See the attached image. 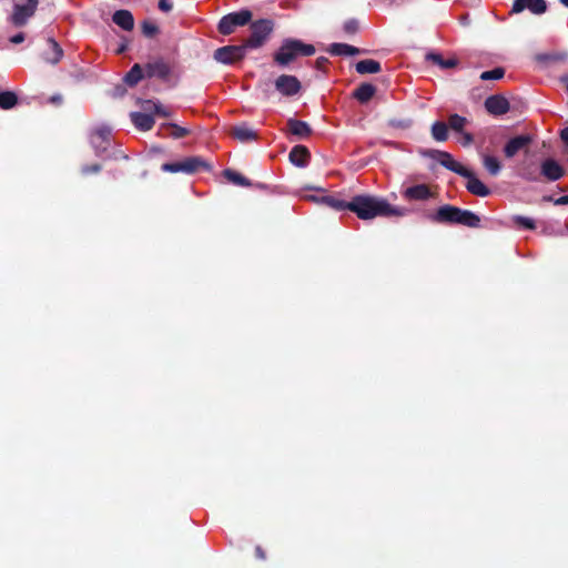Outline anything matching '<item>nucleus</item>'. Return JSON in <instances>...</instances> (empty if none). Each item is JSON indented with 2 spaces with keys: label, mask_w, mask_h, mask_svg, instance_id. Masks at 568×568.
<instances>
[{
  "label": "nucleus",
  "mask_w": 568,
  "mask_h": 568,
  "mask_svg": "<svg viewBox=\"0 0 568 568\" xmlns=\"http://www.w3.org/2000/svg\"><path fill=\"white\" fill-rule=\"evenodd\" d=\"M348 210L361 220H372L376 216H405L408 210L393 206L386 199L369 194L354 196L349 201Z\"/></svg>",
  "instance_id": "1"
},
{
  "label": "nucleus",
  "mask_w": 568,
  "mask_h": 568,
  "mask_svg": "<svg viewBox=\"0 0 568 568\" xmlns=\"http://www.w3.org/2000/svg\"><path fill=\"white\" fill-rule=\"evenodd\" d=\"M428 219L437 224H457L471 229L480 227V217L476 213L452 204L439 206L434 213L428 215Z\"/></svg>",
  "instance_id": "2"
},
{
  "label": "nucleus",
  "mask_w": 568,
  "mask_h": 568,
  "mask_svg": "<svg viewBox=\"0 0 568 568\" xmlns=\"http://www.w3.org/2000/svg\"><path fill=\"white\" fill-rule=\"evenodd\" d=\"M313 44L304 43L298 39H285L278 50L273 54V60L280 67H286L298 57H311L315 53Z\"/></svg>",
  "instance_id": "3"
},
{
  "label": "nucleus",
  "mask_w": 568,
  "mask_h": 568,
  "mask_svg": "<svg viewBox=\"0 0 568 568\" xmlns=\"http://www.w3.org/2000/svg\"><path fill=\"white\" fill-rule=\"evenodd\" d=\"M275 29V22L272 19H258L250 22V37L244 40L246 49H260L271 39Z\"/></svg>",
  "instance_id": "4"
},
{
  "label": "nucleus",
  "mask_w": 568,
  "mask_h": 568,
  "mask_svg": "<svg viewBox=\"0 0 568 568\" xmlns=\"http://www.w3.org/2000/svg\"><path fill=\"white\" fill-rule=\"evenodd\" d=\"M163 172L194 174L200 171H211L212 165L201 156H189L178 162L163 163Z\"/></svg>",
  "instance_id": "5"
},
{
  "label": "nucleus",
  "mask_w": 568,
  "mask_h": 568,
  "mask_svg": "<svg viewBox=\"0 0 568 568\" xmlns=\"http://www.w3.org/2000/svg\"><path fill=\"white\" fill-rule=\"evenodd\" d=\"M253 13L248 9L223 16L217 23V31L223 36L232 34L237 27H244L252 21Z\"/></svg>",
  "instance_id": "6"
},
{
  "label": "nucleus",
  "mask_w": 568,
  "mask_h": 568,
  "mask_svg": "<svg viewBox=\"0 0 568 568\" xmlns=\"http://www.w3.org/2000/svg\"><path fill=\"white\" fill-rule=\"evenodd\" d=\"M39 0H22L13 7L10 21L14 27H23L34 16Z\"/></svg>",
  "instance_id": "7"
},
{
  "label": "nucleus",
  "mask_w": 568,
  "mask_h": 568,
  "mask_svg": "<svg viewBox=\"0 0 568 568\" xmlns=\"http://www.w3.org/2000/svg\"><path fill=\"white\" fill-rule=\"evenodd\" d=\"M424 156H427L429 159L436 160L440 165H443L445 169L458 174V175H466L467 168L458 163L454 160L450 153L446 151L440 150H427L423 152Z\"/></svg>",
  "instance_id": "8"
},
{
  "label": "nucleus",
  "mask_w": 568,
  "mask_h": 568,
  "mask_svg": "<svg viewBox=\"0 0 568 568\" xmlns=\"http://www.w3.org/2000/svg\"><path fill=\"white\" fill-rule=\"evenodd\" d=\"M246 50L244 44L224 45L214 51V59L223 64H233L244 59Z\"/></svg>",
  "instance_id": "9"
},
{
  "label": "nucleus",
  "mask_w": 568,
  "mask_h": 568,
  "mask_svg": "<svg viewBox=\"0 0 568 568\" xmlns=\"http://www.w3.org/2000/svg\"><path fill=\"white\" fill-rule=\"evenodd\" d=\"M274 85L275 89L284 97H293L297 94L302 89L300 80L296 77L290 74H282L277 77Z\"/></svg>",
  "instance_id": "10"
},
{
  "label": "nucleus",
  "mask_w": 568,
  "mask_h": 568,
  "mask_svg": "<svg viewBox=\"0 0 568 568\" xmlns=\"http://www.w3.org/2000/svg\"><path fill=\"white\" fill-rule=\"evenodd\" d=\"M526 9L532 14L540 16L547 11V2L546 0H514L510 13L518 14Z\"/></svg>",
  "instance_id": "11"
},
{
  "label": "nucleus",
  "mask_w": 568,
  "mask_h": 568,
  "mask_svg": "<svg viewBox=\"0 0 568 568\" xmlns=\"http://www.w3.org/2000/svg\"><path fill=\"white\" fill-rule=\"evenodd\" d=\"M145 75L166 81L171 75V65L163 59H156L145 64Z\"/></svg>",
  "instance_id": "12"
},
{
  "label": "nucleus",
  "mask_w": 568,
  "mask_h": 568,
  "mask_svg": "<svg viewBox=\"0 0 568 568\" xmlns=\"http://www.w3.org/2000/svg\"><path fill=\"white\" fill-rule=\"evenodd\" d=\"M111 130L108 126L98 128L91 135V144L97 155L103 154L110 145Z\"/></svg>",
  "instance_id": "13"
},
{
  "label": "nucleus",
  "mask_w": 568,
  "mask_h": 568,
  "mask_svg": "<svg viewBox=\"0 0 568 568\" xmlns=\"http://www.w3.org/2000/svg\"><path fill=\"white\" fill-rule=\"evenodd\" d=\"M565 175L564 168L554 159H546L540 164V176L547 181H558Z\"/></svg>",
  "instance_id": "14"
},
{
  "label": "nucleus",
  "mask_w": 568,
  "mask_h": 568,
  "mask_svg": "<svg viewBox=\"0 0 568 568\" xmlns=\"http://www.w3.org/2000/svg\"><path fill=\"white\" fill-rule=\"evenodd\" d=\"M532 139L529 134H521L511 138L504 146L505 156L508 159L514 158L519 151L527 149Z\"/></svg>",
  "instance_id": "15"
},
{
  "label": "nucleus",
  "mask_w": 568,
  "mask_h": 568,
  "mask_svg": "<svg viewBox=\"0 0 568 568\" xmlns=\"http://www.w3.org/2000/svg\"><path fill=\"white\" fill-rule=\"evenodd\" d=\"M485 108L489 114L503 115L509 111L510 105L505 97L495 94L486 99Z\"/></svg>",
  "instance_id": "16"
},
{
  "label": "nucleus",
  "mask_w": 568,
  "mask_h": 568,
  "mask_svg": "<svg viewBox=\"0 0 568 568\" xmlns=\"http://www.w3.org/2000/svg\"><path fill=\"white\" fill-rule=\"evenodd\" d=\"M467 173L468 174L466 175H462L463 178L467 179V191L477 196H488L490 194V190L475 175L473 171L467 169Z\"/></svg>",
  "instance_id": "17"
},
{
  "label": "nucleus",
  "mask_w": 568,
  "mask_h": 568,
  "mask_svg": "<svg viewBox=\"0 0 568 568\" xmlns=\"http://www.w3.org/2000/svg\"><path fill=\"white\" fill-rule=\"evenodd\" d=\"M287 132L297 139H307L312 135L313 130L305 121L290 118L286 122Z\"/></svg>",
  "instance_id": "18"
},
{
  "label": "nucleus",
  "mask_w": 568,
  "mask_h": 568,
  "mask_svg": "<svg viewBox=\"0 0 568 568\" xmlns=\"http://www.w3.org/2000/svg\"><path fill=\"white\" fill-rule=\"evenodd\" d=\"M432 196L433 192L427 184H416L403 192V197L408 201H426Z\"/></svg>",
  "instance_id": "19"
},
{
  "label": "nucleus",
  "mask_w": 568,
  "mask_h": 568,
  "mask_svg": "<svg viewBox=\"0 0 568 568\" xmlns=\"http://www.w3.org/2000/svg\"><path fill=\"white\" fill-rule=\"evenodd\" d=\"M519 176L529 182H538L540 180V168L536 162L525 161L519 166Z\"/></svg>",
  "instance_id": "20"
},
{
  "label": "nucleus",
  "mask_w": 568,
  "mask_h": 568,
  "mask_svg": "<svg viewBox=\"0 0 568 568\" xmlns=\"http://www.w3.org/2000/svg\"><path fill=\"white\" fill-rule=\"evenodd\" d=\"M288 159L294 165L304 168L307 165V163L311 159V153L306 146L295 145L291 150V152L288 154Z\"/></svg>",
  "instance_id": "21"
},
{
  "label": "nucleus",
  "mask_w": 568,
  "mask_h": 568,
  "mask_svg": "<svg viewBox=\"0 0 568 568\" xmlns=\"http://www.w3.org/2000/svg\"><path fill=\"white\" fill-rule=\"evenodd\" d=\"M131 121L134 126L140 131H150L154 126V118L151 114L143 112H132L130 114Z\"/></svg>",
  "instance_id": "22"
},
{
  "label": "nucleus",
  "mask_w": 568,
  "mask_h": 568,
  "mask_svg": "<svg viewBox=\"0 0 568 568\" xmlns=\"http://www.w3.org/2000/svg\"><path fill=\"white\" fill-rule=\"evenodd\" d=\"M112 20L125 31H131L134 28V18L129 10H116L112 16Z\"/></svg>",
  "instance_id": "23"
},
{
  "label": "nucleus",
  "mask_w": 568,
  "mask_h": 568,
  "mask_svg": "<svg viewBox=\"0 0 568 568\" xmlns=\"http://www.w3.org/2000/svg\"><path fill=\"white\" fill-rule=\"evenodd\" d=\"M231 135L240 142H250L257 140V132L246 124L232 128Z\"/></svg>",
  "instance_id": "24"
},
{
  "label": "nucleus",
  "mask_w": 568,
  "mask_h": 568,
  "mask_svg": "<svg viewBox=\"0 0 568 568\" xmlns=\"http://www.w3.org/2000/svg\"><path fill=\"white\" fill-rule=\"evenodd\" d=\"M376 93V88L371 83H362L353 92V97L361 103L368 102Z\"/></svg>",
  "instance_id": "25"
},
{
  "label": "nucleus",
  "mask_w": 568,
  "mask_h": 568,
  "mask_svg": "<svg viewBox=\"0 0 568 568\" xmlns=\"http://www.w3.org/2000/svg\"><path fill=\"white\" fill-rule=\"evenodd\" d=\"M327 52L332 55H356L361 50L347 43H332Z\"/></svg>",
  "instance_id": "26"
},
{
  "label": "nucleus",
  "mask_w": 568,
  "mask_h": 568,
  "mask_svg": "<svg viewBox=\"0 0 568 568\" xmlns=\"http://www.w3.org/2000/svg\"><path fill=\"white\" fill-rule=\"evenodd\" d=\"M426 60L433 62L442 69H453L458 65V60L456 58L444 59L442 54L436 52L427 53Z\"/></svg>",
  "instance_id": "27"
},
{
  "label": "nucleus",
  "mask_w": 568,
  "mask_h": 568,
  "mask_svg": "<svg viewBox=\"0 0 568 568\" xmlns=\"http://www.w3.org/2000/svg\"><path fill=\"white\" fill-rule=\"evenodd\" d=\"M356 72L359 74L378 73L382 65L378 61L373 59L361 60L355 65Z\"/></svg>",
  "instance_id": "28"
},
{
  "label": "nucleus",
  "mask_w": 568,
  "mask_h": 568,
  "mask_svg": "<svg viewBox=\"0 0 568 568\" xmlns=\"http://www.w3.org/2000/svg\"><path fill=\"white\" fill-rule=\"evenodd\" d=\"M432 136L437 142H445L448 139V125L445 122L436 121L432 125Z\"/></svg>",
  "instance_id": "29"
},
{
  "label": "nucleus",
  "mask_w": 568,
  "mask_h": 568,
  "mask_svg": "<svg viewBox=\"0 0 568 568\" xmlns=\"http://www.w3.org/2000/svg\"><path fill=\"white\" fill-rule=\"evenodd\" d=\"M223 175L225 176V179H227V181L232 182L235 185L245 187L252 185L251 181L247 178H245L244 175L234 170L226 169L223 171Z\"/></svg>",
  "instance_id": "30"
},
{
  "label": "nucleus",
  "mask_w": 568,
  "mask_h": 568,
  "mask_svg": "<svg viewBox=\"0 0 568 568\" xmlns=\"http://www.w3.org/2000/svg\"><path fill=\"white\" fill-rule=\"evenodd\" d=\"M143 69L140 64L135 63L126 73L124 81L129 87L138 84L143 79Z\"/></svg>",
  "instance_id": "31"
},
{
  "label": "nucleus",
  "mask_w": 568,
  "mask_h": 568,
  "mask_svg": "<svg viewBox=\"0 0 568 568\" xmlns=\"http://www.w3.org/2000/svg\"><path fill=\"white\" fill-rule=\"evenodd\" d=\"M322 203L335 211L348 210L349 202L335 197L333 195H325L322 197Z\"/></svg>",
  "instance_id": "32"
},
{
  "label": "nucleus",
  "mask_w": 568,
  "mask_h": 568,
  "mask_svg": "<svg viewBox=\"0 0 568 568\" xmlns=\"http://www.w3.org/2000/svg\"><path fill=\"white\" fill-rule=\"evenodd\" d=\"M18 103V97L12 91H0V109L10 110Z\"/></svg>",
  "instance_id": "33"
},
{
  "label": "nucleus",
  "mask_w": 568,
  "mask_h": 568,
  "mask_svg": "<svg viewBox=\"0 0 568 568\" xmlns=\"http://www.w3.org/2000/svg\"><path fill=\"white\" fill-rule=\"evenodd\" d=\"M48 43L52 50V54L45 55L44 59H45V61L55 64L61 60V58L63 55V50L61 49L59 43L52 38L48 39Z\"/></svg>",
  "instance_id": "34"
},
{
  "label": "nucleus",
  "mask_w": 568,
  "mask_h": 568,
  "mask_svg": "<svg viewBox=\"0 0 568 568\" xmlns=\"http://www.w3.org/2000/svg\"><path fill=\"white\" fill-rule=\"evenodd\" d=\"M468 123V120L465 116L459 114H450L448 118V129H452L455 132L462 133L464 131L465 125Z\"/></svg>",
  "instance_id": "35"
},
{
  "label": "nucleus",
  "mask_w": 568,
  "mask_h": 568,
  "mask_svg": "<svg viewBox=\"0 0 568 568\" xmlns=\"http://www.w3.org/2000/svg\"><path fill=\"white\" fill-rule=\"evenodd\" d=\"M483 164L489 174L494 176L498 175L501 170L499 160L493 155H485L483 159Z\"/></svg>",
  "instance_id": "36"
},
{
  "label": "nucleus",
  "mask_w": 568,
  "mask_h": 568,
  "mask_svg": "<svg viewBox=\"0 0 568 568\" xmlns=\"http://www.w3.org/2000/svg\"><path fill=\"white\" fill-rule=\"evenodd\" d=\"M141 31H142V34L144 37L152 39L156 34H159L160 29H159V27L154 22L149 21V20H144L141 23Z\"/></svg>",
  "instance_id": "37"
},
{
  "label": "nucleus",
  "mask_w": 568,
  "mask_h": 568,
  "mask_svg": "<svg viewBox=\"0 0 568 568\" xmlns=\"http://www.w3.org/2000/svg\"><path fill=\"white\" fill-rule=\"evenodd\" d=\"M513 221L517 227L526 229V230H535L536 223L532 219L523 216V215H515L513 217Z\"/></svg>",
  "instance_id": "38"
},
{
  "label": "nucleus",
  "mask_w": 568,
  "mask_h": 568,
  "mask_svg": "<svg viewBox=\"0 0 568 568\" xmlns=\"http://www.w3.org/2000/svg\"><path fill=\"white\" fill-rule=\"evenodd\" d=\"M505 75V70L500 67L498 68H495L493 70H489V71H484L481 74H480V79L483 81H488V80H499L501 79Z\"/></svg>",
  "instance_id": "39"
},
{
  "label": "nucleus",
  "mask_w": 568,
  "mask_h": 568,
  "mask_svg": "<svg viewBox=\"0 0 568 568\" xmlns=\"http://www.w3.org/2000/svg\"><path fill=\"white\" fill-rule=\"evenodd\" d=\"M163 126H168L172 130L171 136L174 139H182V138L189 135V133H190V131L187 129L182 128L175 123H166V124H163Z\"/></svg>",
  "instance_id": "40"
},
{
  "label": "nucleus",
  "mask_w": 568,
  "mask_h": 568,
  "mask_svg": "<svg viewBox=\"0 0 568 568\" xmlns=\"http://www.w3.org/2000/svg\"><path fill=\"white\" fill-rule=\"evenodd\" d=\"M359 29V23L356 19H348L343 26V30L346 34L353 36Z\"/></svg>",
  "instance_id": "41"
},
{
  "label": "nucleus",
  "mask_w": 568,
  "mask_h": 568,
  "mask_svg": "<svg viewBox=\"0 0 568 568\" xmlns=\"http://www.w3.org/2000/svg\"><path fill=\"white\" fill-rule=\"evenodd\" d=\"M148 104L151 103V101H148L146 102ZM153 113L159 115V116H162V118H170L172 116V113L166 109L164 108L161 103H153Z\"/></svg>",
  "instance_id": "42"
},
{
  "label": "nucleus",
  "mask_w": 568,
  "mask_h": 568,
  "mask_svg": "<svg viewBox=\"0 0 568 568\" xmlns=\"http://www.w3.org/2000/svg\"><path fill=\"white\" fill-rule=\"evenodd\" d=\"M101 170H102V166L99 163L85 164L81 168V173L83 175L97 174V173L101 172Z\"/></svg>",
  "instance_id": "43"
},
{
  "label": "nucleus",
  "mask_w": 568,
  "mask_h": 568,
  "mask_svg": "<svg viewBox=\"0 0 568 568\" xmlns=\"http://www.w3.org/2000/svg\"><path fill=\"white\" fill-rule=\"evenodd\" d=\"M412 124L410 120H397V119H390L388 121V125L396 129H407Z\"/></svg>",
  "instance_id": "44"
},
{
  "label": "nucleus",
  "mask_w": 568,
  "mask_h": 568,
  "mask_svg": "<svg viewBox=\"0 0 568 568\" xmlns=\"http://www.w3.org/2000/svg\"><path fill=\"white\" fill-rule=\"evenodd\" d=\"M173 8L172 0H160L159 9L163 12H170Z\"/></svg>",
  "instance_id": "45"
},
{
  "label": "nucleus",
  "mask_w": 568,
  "mask_h": 568,
  "mask_svg": "<svg viewBox=\"0 0 568 568\" xmlns=\"http://www.w3.org/2000/svg\"><path fill=\"white\" fill-rule=\"evenodd\" d=\"M462 134H463L462 144L464 146H468V145H470L474 142V136H473L471 133L463 131Z\"/></svg>",
  "instance_id": "46"
},
{
  "label": "nucleus",
  "mask_w": 568,
  "mask_h": 568,
  "mask_svg": "<svg viewBox=\"0 0 568 568\" xmlns=\"http://www.w3.org/2000/svg\"><path fill=\"white\" fill-rule=\"evenodd\" d=\"M328 63V59L325 57H320L315 61V68L318 70H324Z\"/></svg>",
  "instance_id": "47"
},
{
  "label": "nucleus",
  "mask_w": 568,
  "mask_h": 568,
  "mask_svg": "<svg viewBox=\"0 0 568 568\" xmlns=\"http://www.w3.org/2000/svg\"><path fill=\"white\" fill-rule=\"evenodd\" d=\"M24 38H26L24 33L19 32L10 38V42L13 44H19L24 41Z\"/></svg>",
  "instance_id": "48"
},
{
  "label": "nucleus",
  "mask_w": 568,
  "mask_h": 568,
  "mask_svg": "<svg viewBox=\"0 0 568 568\" xmlns=\"http://www.w3.org/2000/svg\"><path fill=\"white\" fill-rule=\"evenodd\" d=\"M255 556L260 560H264L266 558V554L261 546L255 547Z\"/></svg>",
  "instance_id": "49"
},
{
  "label": "nucleus",
  "mask_w": 568,
  "mask_h": 568,
  "mask_svg": "<svg viewBox=\"0 0 568 568\" xmlns=\"http://www.w3.org/2000/svg\"><path fill=\"white\" fill-rule=\"evenodd\" d=\"M551 61H564L567 59V53H555L550 54Z\"/></svg>",
  "instance_id": "50"
},
{
  "label": "nucleus",
  "mask_w": 568,
  "mask_h": 568,
  "mask_svg": "<svg viewBox=\"0 0 568 568\" xmlns=\"http://www.w3.org/2000/svg\"><path fill=\"white\" fill-rule=\"evenodd\" d=\"M555 204L556 205H567L568 204V195H562V196L558 197L555 201Z\"/></svg>",
  "instance_id": "51"
},
{
  "label": "nucleus",
  "mask_w": 568,
  "mask_h": 568,
  "mask_svg": "<svg viewBox=\"0 0 568 568\" xmlns=\"http://www.w3.org/2000/svg\"><path fill=\"white\" fill-rule=\"evenodd\" d=\"M560 138L564 141V143L568 146V126L561 130Z\"/></svg>",
  "instance_id": "52"
},
{
  "label": "nucleus",
  "mask_w": 568,
  "mask_h": 568,
  "mask_svg": "<svg viewBox=\"0 0 568 568\" xmlns=\"http://www.w3.org/2000/svg\"><path fill=\"white\" fill-rule=\"evenodd\" d=\"M537 59H538L539 61H551V59H550V54H539V55L537 57Z\"/></svg>",
  "instance_id": "53"
},
{
  "label": "nucleus",
  "mask_w": 568,
  "mask_h": 568,
  "mask_svg": "<svg viewBox=\"0 0 568 568\" xmlns=\"http://www.w3.org/2000/svg\"><path fill=\"white\" fill-rule=\"evenodd\" d=\"M126 50V44H121L118 49H116V53L118 54H121L123 52H125Z\"/></svg>",
  "instance_id": "54"
},
{
  "label": "nucleus",
  "mask_w": 568,
  "mask_h": 568,
  "mask_svg": "<svg viewBox=\"0 0 568 568\" xmlns=\"http://www.w3.org/2000/svg\"><path fill=\"white\" fill-rule=\"evenodd\" d=\"M51 101H52L53 103H60V102L62 101V97H61V95H53V97L51 98Z\"/></svg>",
  "instance_id": "55"
},
{
  "label": "nucleus",
  "mask_w": 568,
  "mask_h": 568,
  "mask_svg": "<svg viewBox=\"0 0 568 568\" xmlns=\"http://www.w3.org/2000/svg\"><path fill=\"white\" fill-rule=\"evenodd\" d=\"M561 82H564L566 84V89H567V92H568V77H561Z\"/></svg>",
  "instance_id": "56"
},
{
  "label": "nucleus",
  "mask_w": 568,
  "mask_h": 568,
  "mask_svg": "<svg viewBox=\"0 0 568 568\" xmlns=\"http://www.w3.org/2000/svg\"><path fill=\"white\" fill-rule=\"evenodd\" d=\"M561 4L568 8V0H559Z\"/></svg>",
  "instance_id": "57"
}]
</instances>
